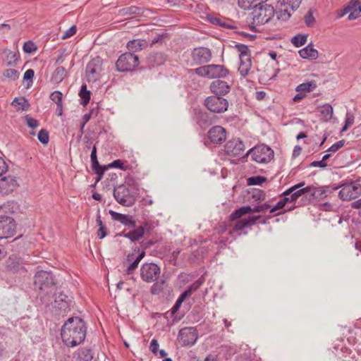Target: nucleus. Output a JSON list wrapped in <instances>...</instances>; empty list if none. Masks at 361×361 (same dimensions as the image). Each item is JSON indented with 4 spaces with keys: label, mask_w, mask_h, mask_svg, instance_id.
<instances>
[{
    "label": "nucleus",
    "mask_w": 361,
    "mask_h": 361,
    "mask_svg": "<svg viewBox=\"0 0 361 361\" xmlns=\"http://www.w3.org/2000/svg\"><path fill=\"white\" fill-rule=\"evenodd\" d=\"M167 60V55L163 52L150 53L146 58V63L149 68L161 66Z\"/></svg>",
    "instance_id": "23"
},
{
    "label": "nucleus",
    "mask_w": 361,
    "mask_h": 361,
    "mask_svg": "<svg viewBox=\"0 0 361 361\" xmlns=\"http://www.w3.org/2000/svg\"><path fill=\"white\" fill-rule=\"evenodd\" d=\"M20 73L15 69H6L4 72V76L11 80H15L19 78Z\"/></svg>",
    "instance_id": "52"
},
{
    "label": "nucleus",
    "mask_w": 361,
    "mask_h": 361,
    "mask_svg": "<svg viewBox=\"0 0 361 361\" xmlns=\"http://www.w3.org/2000/svg\"><path fill=\"white\" fill-rule=\"evenodd\" d=\"M305 25L307 27H312L315 23V18L313 16L312 12L309 11L304 17Z\"/></svg>",
    "instance_id": "59"
},
{
    "label": "nucleus",
    "mask_w": 361,
    "mask_h": 361,
    "mask_svg": "<svg viewBox=\"0 0 361 361\" xmlns=\"http://www.w3.org/2000/svg\"><path fill=\"white\" fill-rule=\"evenodd\" d=\"M188 297L183 293H182L176 300L172 308L165 313V316L167 317V315L170 314V315L173 317L179 310L182 303Z\"/></svg>",
    "instance_id": "41"
},
{
    "label": "nucleus",
    "mask_w": 361,
    "mask_h": 361,
    "mask_svg": "<svg viewBox=\"0 0 361 361\" xmlns=\"http://www.w3.org/2000/svg\"><path fill=\"white\" fill-rule=\"evenodd\" d=\"M245 149V145L240 138H233L226 142L224 145L225 153L230 157L245 156L244 154Z\"/></svg>",
    "instance_id": "17"
},
{
    "label": "nucleus",
    "mask_w": 361,
    "mask_h": 361,
    "mask_svg": "<svg viewBox=\"0 0 361 361\" xmlns=\"http://www.w3.org/2000/svg\"><path fill=\"white\" fill-rule=\"evenodd\" d=\"M139 64L138 56L127 51L119 56L116 61V70L119 73L131 72L135 71Z\"/></svg>",
    "instance_id": "8"
},
{
    "label": "nucleus",
    "mask_w": 361,
    "mask_h": 361,
    "mask_svg": "<svg viewBox=\"0 0 361 361\" xmlns=\"http://www.w3.org/2000/svg\"><path fill=\"white\" fill-rule=\"evenodd\" d=\"M267 0H238V6L244 10H251L262 5Z\"/></svg>",
    "instance_id": "32"
},
{
    "label": "nucleus",
    "mask_w": 361,
    "mask_h": 361,
    "mask_svg": "<svg viewBox=\"0 0 361 361\" xmlns=\"http://www.w3.org/2000/svg\"><path fill=\"white\" fill-rule=\"evenodd\" d=\"M286 201V199L281 195L280 200L270 209L269 213L273 214V216H276L285 214L286 212V209L288 206Z\"/></svg>",
    "instance_id": "30"
},
{
    "label": "nucleus",
    "mask_w": 361,
    "mask_h": 361,
    "mask_svg": "<svg viewBox=\"0 0 361 361\" xmlns=\"http://www.w3.org/2000/svg\"><path fill=\"white\" fill-rule=\"evenodd\" d=\"M244 198L251 202H259L265 199V193L262 190L251 188L245 190Z\"/></svg>",
    "instance_id": "25"
},
{
    "label": "nucleus",
    "mask_w": 361,
    "mask_h": 361,
    "mask_svg": "<svg viewBox=\"0 0 361 361\" xmlns=\"http://www.w3.org/2000/svg\"><path fill=\"white\" fill-rule=\"evenodd\" d=\"M354 119H355V117H354L353 114L347 113L345 120L344 122V125L343 126V127L341 128V133L346 131L348 129V128L353 124Z\"/></svg>",
    "instance_id": "49"
},
{
    "label": "nucleus",
    "mask_w": 361,
    "mask_h": 361,
    "mask_svg": "<svg viewBox=\"0 0 361 361\" xmlns=\"http://www.w3.org/2000/svg\"><path fill=\"white\" fill-rule=\"evenodd\" d=\"M56 284L54 275L49 271H40L34 277V286L44 295L51 293Z\"/></svg>",
    "instance_id": "6"
},
{
    "label": "nucleus",
    "mask_w": 361,
    "mask_h": 361,
    "mask_svg": "<svg viewBox=\"0 0 361 361\" xmlns=\"http://www.w3.org/2000/svg\"><path fill=\"white\" fill-rule=\"evenodd\" d=\"M157 242V240H148V239L145 238L140 243V247L142 249V250L145 251V250H147V249L151 247Z\"/></svg>",
    "instance_id": "63"
},
{
    "label": "nucleus",
    "mask_w": 361,
    "mask_h": 361,
    "mask_svg": "<svg viewBox=\"0 0 361 361\" xmlns=\"http://www.w3.org/2000/svg\"><path fill=\"white\" fill-rule=\"evenodd\" d=\"M300 3L301 0H282L281 5H287L292 11H295L299 8Z\"/></svg>",
    "instance_id": "51"
},
{
    "label": "nucleus",
    "mask_w": 361,
    "mask_h": 361,
    "mask_svg": "<svg viewBox=\"0 0 361 361\" xmlns=\"http://www.w3.org/2000/svg\"><path fill=\"white\" fill-rule=\"evenodd\" d=\"M169 38V34L168 32H162L161 34H157L152 40L149 47H152L154 45L159 44L161 45L165 39Z\"/></svg>",
    "instance_id": "45"
},
{
    "label": "nucleus",
    "mask_w": 361,
    "mask_h": 361,
    "mask_svg": "<svg viewBox=\"0 0 361 361\" xmlns=\"http://www.w3.org/2000/svg\"><path fill=\"white\" fill-rule=\"evenodd\" d=\"M333 107L330 104L326 103L322 105L320 111V120L323 122L329 121L333 116Z\"/></svg>",
    "instance_id": "33"
},
{
    "label": "nucleus",
    "mask_w": 361,
    "mask_h": 361,
    "mask_svg": "<svg viewBox=\"0 0 361 361\" xmlns=\"http://www.w3.org/2000/svg\"><path fill=\"white\" fill-rule=\"evenodd\" d=\"M66 75L67 71L66 68L63 66H58L53 72L50 78V81L54 84L59 85L63 81Z\"/></svg>",
    "instance_id": "31"
},
{
    "label": "nucleus",
    "mask_w": 361,
    "mask_h": 361,
    "mask_svg": "<svg viewBox=\"0 0 361 361\" xmlns=\"http://www.w3.org/2000/svg\"><path fill=\"white\" fill-rule=\"evenodd\" d=\"M80 357L83 361H91L93 358L92 350L90 348L82 349Z\"/></svg>",
    "instance_id": "55"
},
{
    "label": "nucleus",
    "mask_w": 361,
    "mask_h": 361,
    "mask_svg": "<svg viewBox=\"0 0 361 361\" xmlns=\"http://www.w3.org/2000/svg\"><path fill=\"white\" fill-rule=\"evenodd\" d=\"M102 64L103 60L100 56H97L92 59L86 66V73L92 75V76L99 75L102 71Z\"/></svg>",
    "instance_id": "24"
},
{
    "label": "nucleus",
    "mask_w": 361,
    "mask_h": 361,
    "mask_svg": "<svg viewBox=\"0 0 361 361\" xmlns=\"http://www.w3.org/2000/svg\"><path fill=\"white\" fill-rule=\"evenodd\" d=\"M150 288V293L152 295H157L161 293L167 286L166 280L161 279L153 282Z\"/></svg>",
    "instance_id": "34"
},
{
    "label": "nucleus",
    "mask_w": 361,
    "mask_h": 361,
    "mask_svg": "<svg viewBox=\"0 0 361 361\" xmlns=\"http://www.w3.org/2000/svg\"><path fill=\"white\" fill-rule=\"evenodd\" d=\"M305 183L299 182L281 194V196L286 199L288 204L296 202L300 197H301L300 205H307L327 197L329 190L324 187L317 184L305 187Z\"/></svg>",
    "instance_id": "1"
},
{
    "label": "nucleus",
    "mask_w": 361,
    "mask_h": 361,
    "mask_svg": "<svg viewBox=\"0 0 361 361\" xmlns=\"http://www.w3.org/2000/svg\"><path fill=\"white\" fill-rule=\"evenodd\" d=\"M252 16V23L257 25H264L269 23L274 16L275 10L270 4H264L256 6L250 13Z\"/></svg>",
    "instance_id": "9"
},
{
    "label": "nucleus",
    "mask_w": 361,
    "mask_h": 361,
    "mask_svg": "<svg viewBox=\"0 0 361 361\" xmlns=\"http://www.w3.org/2000/svg\"><path fill=\"white\" fill-rule=\"evenodd\" d=\"M145 8L143 7H139L135 6H131L123 8L122 13L123 15L133 16L135 17H139L144 15Z\"/></svg>",
    "instance_id": "36"
},
{
    "label": "nucleus",
    "mask_w": 361,
    "mask_h": 361,
    "mask_svg": "<svg viewBox=\"0 0 361 361\" xmlns=\"http://www.w3.org/2000/svg\"><path fill=\"white\" fill-rule=\"evenodd\" d=\"M198 338V332L195 327H184L180 329L178 340L182 346H192Z\"/></svg>",
    "instance_id": "15"
},
{
    "label": "nucleus",
    "mask_w": 361,
    "mask_h": 361,
    "mask_svg": "<svg viewBox=\"0 0 361 361\" xmlns=\"http://www.w3.org/2000/svg\"><path fill=\"white\" fill-rule=\"evenodd\" d=\"M204 106L214 114H223L228 110V101L221 96L210 95L206 97L203 102Z\"/></svg>",
    "instance_id": "11"
},
{
    "label": "nucleus",
    "mask_w": 361,
    "mask_h": 361,
    "mask_svg": "<svg viewBox=\"0 0 361 361\" xmlns=\"http://www.w3.org/2000/svg\"><path fill=\"white\" fill-rule=\"evenodd\" d=\"M16 111H23V97H16L11 103Z\"/></svg>",
    "instance_id": "58"
},
{
    "label": "nucleus",
    "mask_w": 361,
    "mask_h": 361,
    "mask_svg": "<svg viewBox=\"0 0 361 361\" xmlns=\"http://www.w3.org/2000/svg\"><path fill=\"white\" fill-rule=\"evenodd\" d=\"M271 207L269 204L265 202L264 204H261L257 206H255L252 208V212H264L267 209H270Z\"/></svg>",
    "instance_id": "60"
},
{
    "label": "nucleus",
    "mask_w": 361,
    "mask_h": 361,
    "mask_svg": "<svg viewBox=\"0 0 361 361\" xmlns=\"http://www.w3.org/2000/svg\"><path fill=\"white\" fill-rule=\"evenodd\" d=\"M133 251H137V255H136L134 252H133L131 254H128L126 257V261L129 262V265L126 269V273L127 275L133 274L135 272L138 267L139 263L145 256V252L143 250L140 251L139 247H136Z\"/></svg>",
    "instance_id": "19"
},
{
    "label": "nucleus",
    "mask_w": 361,
    "mask_h": 361,
    "mask_svg": "<svg viewBox=\"0 0 361 361\" xmlns=\"http://www.w3.org/2000/svg\"><path fill=\"white\" fill-rule=\"evenodd\" d=\"M209 88L214 95L223 97L230 92L231 85L224 80H216L210 84Z\"/></svg>",
    "instance_id": "22"
},
{
    "label": "nucleus",
    "mask_w": 361,
    "mask_h": 361,
    "mask_svg": "<svg viewBox=\"0 0 361 361\" xmlns=\"http://www.w3.org/2000/svg\"><path fill=\"white\" fill-rule=\"evenodd\" d=\"M133 228V230H131L126 233H121L117 234V235L123 236L124 238L128 239L132 243L137 242L144 237V230L142 227L140 226Z\"/></svg>",
    "instance_id": "28"
},
{
    "label": "nucleus",
    "mask_w": 361,
    "mask_h": 361,
    "mask_svg": "<svg viewBox=\"0 0 361 361\" xmlns=\"http://www.w3.org/2000/svg\"><path fill=\"white\" fill-rule=\"evenodd\" d=\"M49 98L56 104L61 103L63 102V93L61 91L56 90L50 94Z\"/></svg>",
    "instance_id": "54"
},
{
    "label": "nucleus",
    "mask_w": 361,
    "mask_h": 361,
    "mask_svg": "<svg viewBox=\"0 0 361 361\" xmlns=\"http://www.w3.org/2000/svg\"><path fill=\"white\" fill-rule=\"evenodd\" d=\"M38 140L44 145H47L49 141V134L47 129L42 128L37 133Z\"/></svg>",
    "instance_id": "46"
},
{
    "label": "nucleus",
    "mask_w": 361,
    "mask_h": 361,
    "mask_svg": "<svg viewBox=\"0 0 361 361\" xmlns=\"http://www.w3.org/2000/svg\"><path fill=\"white\" fill-rule=\"evenodd\" d=\"M247 227V224L245 219H242L236 222L233 227L234 231H240Z\"/></svg>",
    "instance_id": "64"
},
{
    "label": "nucleus",
    "mask_w": 361,
    "mask_h": 361,
    "mask_svg": "<svg viewBox=\"0 0 361 361\" xmlns=\"http://www.w3.org/2000/svg\"><path fill=\"white\" fill-rule=\"evenodd\" d=\"M4 54H6L7 65L12 66L17 60L16 53L10 50H6L4 51Z\"/></svg>",
    "instance_id": "53"
},
{
    "label": "nucleus",
    "mask_w": 361,
    "mask_h": 361,
    "mask_svg": "<svg viewBox=\"0 0 361 361\" xmlns=\"http://www.w3.org/2000/svg\"><path fill=\"white\" fill-rule=\"evenodd\" d=\"M204 282V279L203 276L200 277L197 280H196L194 283L190 284L187 289L183 291V293L187 296H190L194 292L197 290L203 284Z\"/></svg>",
    "instance_id": "39"
},
{
    "label": "nucleus",
    "mask_w": 361,
    "mask_h": 361,
    "mask_svg": "<svg viewBox=\"0 0 361 361\" xmlns=\"http://www.w3.org/2000/svg\"><path fill=\"white\" fill-rule=\"evenodd\" d=\"M345 140H341L338 141L337 142L332 145L329 149H327V152H336L341 148H342L345 145Z\"/></svg>",
    "instance_id": "57"
},
{
    "label": "nucleus",
    "mask_w": 361,
    "mask_h": 361,
    "mask_svg": "<svg viewBox=\"0 0 361 361\" xmlns=\"http://www.w3.org/2000/svg\"><path fill=\"white\" fill-rule=\"evenodd\" d=\"M35 76V71L32 68L27 70L24 73V82H25V88L29 89L33 84V79Z\"/></svg>",
    "instance_id": "44"
},
{
    "label": "nucleus",
    "mask_w": 361,
    "mask_h": 361,
    "mask_svg": "<svg viewBox=\"0 0 361 361\" xmlns=\"http://www.w3.org/2000/svg\"><path fill=\"white\" fill-rule=\"evenodd\" d=\"M16 232V224L10 216H0V239L13 237Z\"/></svg>",
    "instance_id": "16"
},
{
    "label": "nucleus",
    "mask_w": 361,
    "mask_h": 361,
    "mask_svg": "<svg viewBox=\"0 0 361 361\" xmlns=\"http://www.w3.org/2000/svg\"><path fill=\"white\" fill-rule=\"evenodd\" d=\"M205 20L212 25H218L223 28L235 30L237 28L233 23V20L226 18H219L212 13H207L204 18Z\"/></svg>",
    "instance_id": "20"
},
{
    "label": "nucleus",
    "mask_w": 361,
    "mask_h": 361,
    "mask_svg": "<svg viewBox=\"0 0 361 361\" xmlns=\"http://www.w3.org/2000/svg\"><path fill=\"white\" fill-rule=\"evenodd\" d=\"M298 54L304 59L316 60L319 57V52L313 47L312 42L309 43L306 47L300 49Z\"/></svg>",
    "instance_id": "27"
},
{
    "label": "nucleus",
    "mask_w": 361,
    "mask_h": 361,
    "mask_svg": "<svg viewBox=\"0 0 361 361\" xmlns=\"http://www.w3.org/2000/svg\"><path fill=\"white\" fill-rule=\"evenodd\" d=\"M71 300L68 295L63 293H60L55 298L54 307L59 309L61 312H66L70 310Z\"/></svg>",
    "instance_id": "26"
},
{
    "label": "nucleus",
    "mask_w": 361,
    "mask_h": 361,
    "mask_svg": "<svg viewBox=\"0 0 361 361\" xmlns=\"http://www.w3.org/2000/svg\"><path fill=\"white\" fill-rule=\"evenodd\" d=\"M340 188L339 197L344 201H350L361 195V184L360 182H343L335 188Z\"/></svg>",
    "instance_id": "12"
},
{
    "label": "nucleus",
    "mask_w": 361,
    "mask_h": 361,
    "mask_svg": "<svg viewBox=\"0 0 361 361\" xmlns=\"http://www.w3.org/2000/svg\"><path fill=\"white\" fill-rule=\"evenodd\" d=\"M193 62L196 65H202L209 62L212 54L211 50L205 47H199L194 48L191 53Z\"/></svg>",
    "instance_id": "18"
},
{
    "label": "nucleus",
    "mask_w": 361,
    "mask_h": 361,
    "mask_svg": "<svg viewBox=\"0 0 361 361\" xmlns=\"http://www.w3.org/2000/svg\"><path fill=\"white\" fill-rule=\"evenodd\" d=\"M192 121L195 123L197 128L205 130L212 125L216 123L219 116L212 111L200 106L194 107L191 111Z\"/></svg>",
    "instance_id": "4"
},
{
    "label": "nucleus",
    "mask_w": 361,
    "mask_h": 361,
    "mask_svg": "<svg viewBox=\"0 0 361 361\" xmlns=\"http://www.w3.org/2000/svg\"><path fill=\"white\" fill-rule=\"evenodd\" d=\"M78 94L80 97V104L83 106H87L91 99V92L87 90L86 85H82L81 86Z\"/></svg>",
    "instance_id": "38"
},
{
    "label": "nucleus",
    "mask_w": 361,
    "mask_h": 361,
    "mask_svg": "<svg viewBox=\"0 0 361 361\" xmlns=\"http://www.w3.org/2000/svg\"><path fill=\"white\" fill-rule=\"evenodd\" d=\"M24 119L25 120L27 126L32 130L39 126V121L31 117L30 115L24 116Z\"/></svg>",
    "instance_id": "50"
},
{
    "label": "nucleus",
    "mask_w": 361,
    "mask_h": 361,
    "mask_svg": "<svg viewBox=\"0 0 361 361\" xmlns=\"http://www.w3.org/2000/svg\"><path fill=\"white\" fill-rule=\"evenodd\" d=\"M291 14L288 12L287 9L281 10L279 13H277L276 19L282 20L283 21H287L290 18Z\"/></svg>",
    "instance_id": "61"
},
{
    "label": "nucleus",
    "mask_w": 361,
    "mask_h": 361,
    "mask_svg": "<svg viewBox=\"0 0 361 361\" xmlns=\"http://www.w3.org/2000/svg\"><path fill=\"white\" fill-rule=\"evenodd\" d=\"M114 197L120 204L125 207H131L135 202V199L130 194L129 189L124 184L114 188Z\"/></svg>",
    "instance_id": "14"
},
{
    "label": "nucleus",
    "mask_w": 361,
    "mask_h": 361,
    "mask_svg": "<svg viewBox=\"0 0 361 361\" xmlns=\"http://www.w3.org/2000/svg\"><path fill=\"white\" fill-rule=\"evenodd\" d=\"M148 46V42L144 39H134L130 40L127 43V48L129 50L128 52L134 53L141 51Z\"/></svg>",
    "instance_id": "29"
},
{
    "label": "nucleus",
    "mask_w": 361,
    "mask_h": 361,
    "mask_svg": "<svg viewBox=\"0 0 361 361\" xmlns=\"http://www.w3.org/2000/svg\"><path fill=\"white\" fill-rule=\"evenodd\" d=\"M350 8L348 4H345L342 8L338 9L336 11V18L339 19L343 18L344 16H345L347 13H348L350 11Z\"/></svg>",
    "instance_id": "56"
},
{
    "label": "nucleus",
    "mask_w": 361,
    "mask_h": 361,
    "mask_svg": "<svg viewBox=\"0 0 361 361\" xmlns=\"http://www.w3.org/2000/svg\"><path fill=\"white\" fill-rule=\"evenodd\" d=\"M14 182H0V194L6 195L13 190Z\"/></svg>",
    "instance_id": "48"
},
{
    "label": "nucleus",
    "mask_w": 361,
    "mask_h": 361,
    "mask_svg": "<svg viewBox=\"0 0 361 361\" xmlns=\"http://www.w3.org/2000/svg\"><path fill=\"white\" fill-rule=\"evenodd\" d=\"M250 212H252V207L250 205L243 206L231 214L229 216V220L231 221H235Z\"/></svg>",
    "instance_id": "35"
},
{
    "label": "nucleus",
    "mask_w": 361,
    "mask_h": 361,
    "mask_svg": "<svg viewBox=\"0 0 361 361\" xmlns=\"http://www.w3.org/2000/svg\"><path fill=\"white\" fill-rule=\"evenodd\" d=\"M252 66L251 59H245V60L240 61V66L238 68V71L241 76L245 77Z\"/></svg>",
    "instance_id": "43"
},
{
    "label": "nucleus",
    "mask_w": 361,
    "mask_h": 361,
    "mask_svg": "<svg viewBox=\"0 0 361 361\" xmlns=\"http://www.w3.org/2000/svg\"><path fill=\"white\" fill-rule=\"evenodd\" d=\"M234 47L239 51L240 61L245 60V59H251V52L247 45L236 43Z\"/></svg>",
    "instance_id": "37"
},
{
    "label": "nucleus",
    "mask_w": 361,
    "mask_h": 361,
    "mask_svg": "<svg viewBox=\"0 0 361 361\" xmlns=\"http://www.w3.org/2000/svg\"><path fill=\"white\" fill-rule=\"evenodd\" d=\"M317 86V82L314 80H311L298 85L295 88V91L305 93L310 92L313 91Z\"/></svg>",
    "instance_id": "40"
},
{
    "label": "nucleus",
    "mask_w": 361,
    "mask_h": 361,
    "mask_svg": "<svg viewBox=\"0 0 361 361\" xmlns=\"http://www.w3.org/2000/svg\"><path fill=\"white\" fill-rule=\"evenodd\" d=\"M87 330V323L82 318L78 316L70 317L61 326L62 341L66 346L75 348L84 342Z\"/></svg>",
    "instance_id": "2"
},
{
    "label": "nucleus",
    "mask_w": 361,
    "mask_h": 361,
    "mask_svg": "<svg viewBox=\"0 0 361 361\" xmlns=\"http://www.w3.org/2000/svg\"><path fill=\"white\" fill-rule=\"evenodd\" d=\"M245 157H251L252 160L260 163L267 164L274 159V152L268 145L265 144H259L250 149L246 153Z\"/></svg>",
    "instance_id": "7"
},
{
    "label": "nucleus",
    "mask_w": 361,
    "mask_h": 361,
    "mask_svg": "<svg viewBox=\"0 0 361 361\" xmlns=\"http://www.w3.org/2000/svg\"><path fill=\"white\" fill-rule=\"evenodd\" d=\"M140 227H142L144 233H150V232L154 228L153 223L149 221H145L142 223Z\"/></svg>",
    "instance_id": "62"
},
{
    "label": "nucleus",
    "mask_w": 361,
    "mask_h": 361,
    "mask_svg": "<svg viewBox=\"0 0 361 361\" xmlns=\"http://www.w3.org/2000/svg\"><path fill=\"white\" fill-rule=\"evenodd\" d=\"M109 213L114 221H118L125 226H128L130 228H135L136 227V221L134 219V217L129 214H125L116 212L110 209Z\"/></svg>",
    "instance_id": "21"
},
{
    "label": "nucleus",
    "mask_w": 361,
    "mask_h": 361,
    "mask_svg": "<svg viewBox=\"0 0 361 361\" xmlns=\"http://www.w3.org/2000/svg\"><path fill=\"white\" fill-rule=\"evenodd\" d=\"M194 72L197 75L209 79L226 78L230 71L224 65L209 64L200 66L195 69L189 70V73Z\"/></svg>",
    "instance_id": "5"
},
{
    "label": "nucleus",
    "mask_w": 361,
    "mask_h": 361,
    "mask_svg": "<svg viewBox=\"0 0 361 361\" xmlns=\"http://www.w3.org/2000/svg\"><path fill=\"white\" fill-rule=\"evenodd\" d=\"M161 274V268L157 264L150 262L145 263L140 268V278L146 283H152L159 279Z\"/></svg>",
    "instance_id": "13"
},
{
    "label": "nucleus",
    "mask_w": 361,
    "mask_h": 361,
    "mask_svg": "<svg viewBox=\"0 0 361 361\" xmlns=\"http://www.w3.org/2000/svg\"><path fill=\"white\" fill-rule=\"evenodd\" d=\"M37 44L32 40L29 39L24 42V53L30 54L37 50Z\"/></svg>",
    "instance_id": "47"
},
{
    "label": "nucleus",
    "mask_w": 361,
    "mask_h": 361,
    "mask_svg": "<svg viewBox=\"0 0 361 361\" xmlns=\"http://www.w3.org/2000/svg\"><path fill=\"white\" fill-rule=\"evenodd\" d=\"M90 161L92 171L97 175L95 180H101L104 173L111 169H118L124 171L132 169V166L128 164V161L121 159H115L108 164L100 165L97 159V147L95 146H93L92 149Z\"/></svg>",
    "instance_id": "3"
},
{
    "label": "nucleus",
    "mask_w": 361,
    "mask_h": 361,
    "mask_svg": "<svg viewBox=\"0 0 361 361\" xmlns=\"http://www.w3.org/2000/svg\"><path fill=\"white\" fill-rule=\"evenodd\" d=\"M308 35L299 33L290 39V42L295 47H300L306 44Z\"/></svg>",
    "instance_id": "42"
},
{
    "label": "nucleus",
    "mask_w": 361,
    "mask_h": 361,
    "mask_svg": "<svg viewBox=\"0 0 361 361\" xmlns=\"http://www.w3.org/2000/svg\"><path fill=\"white\" fill-rule=\"evenodd\" d=\"M227 130L221 126H214L204 135V144L210 147L212 145H220L226 140Z\"/></svg>",
    "instance_id": "10"
}]
</instances>
